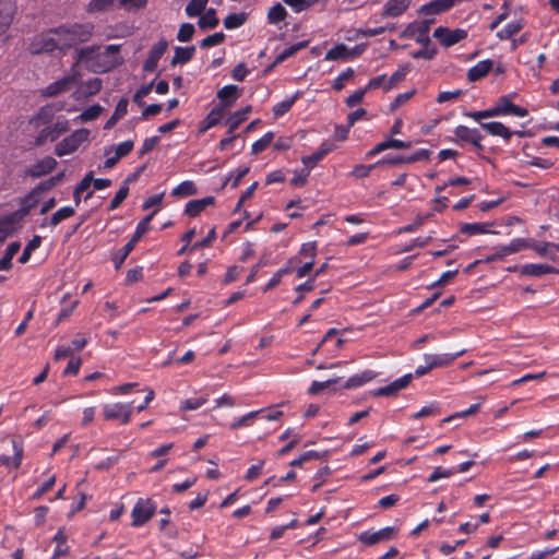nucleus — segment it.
Listing matches in <instances>:
<instances>
[{
  "instance_id": "obj_1",
  "label": "nucleus",
  "mask_w": 559,
  "mask_h": 559,
  "mask_svg": "<svg viewBox=\"0 0 559 559\" xmlns=\"http://www.w3.org/2000/svg\"><path fill=\"white\" fill-rule=\"evenodd\" d=\"M119 51V45H109L103 52H98V46H90L76 50L75 53L78 60L87 63L93 72L104 73L122 63L123 59Z\"/></svg>"
},
{
  "instance_id": "obj_2",
  "label": "nucleus",
  "mask_w": 559,
  "mask_h": 559,
  "mask_svg": "<svg viewBox=\"0 0 559 559\" xmlns=\"http://www.w3.org/2000/svg\"><path fill=\"white\" fill-rule=\"evenodd\" d=\"M94 26L91 23L68 24L58 27L62 49L86 43L93 35Z\"/></svg>"
},
{
  "instance_id": "obj_3",
  "label": "nucleus",
  "mask_w": 559,
  "mask_h": 559,
  "mask_svg": "<svg viewBox=\"0 0 559 559\" xmlns=\"http://www.w3.org/2000/svg\"><path fill=\"white\" fill-rule=\"evenodd\" d=\"M56 49L62 50L58 27L40 34L29 45V51L33 55L51 52Z\"/></svg>"
},
{
  "instance_id": "obj_4",
  "label": "nucleus",
  "mask_w": 559,
  "mask_h": 559,
  "mask_svg": "<svg viewBox=\"0 0 559 559\" xmlns=\"http://www.w3.org/2000/svg\"><path fill=\"white\" fill-rule=\"evenodd\" d=\"M433 23V19H427L421 22L409 23L401 33V37H414L417 44H420L423 46H429L431 44V39L428 36V32Z\"/></svg>"
},
{
  "instance_id": "obj_5",
  "label": "nucleus",
  "mask_w": 559,
  "mask_h": 559,
  "mask_svg": "<svg viewBox=\"0 0 559 559\" xmlns=\"http://www.w3.org/2000/svg\"><path fill=\"white\" fill-rule=\"evenodd\" d=\"M88 136L90 131L87 129L73 131L69 136L64 138L56 145V155L64 156L74 153L83 142L88 140Z\"/></svg>"
},
{
  "instance_id": "obj_6",
  "label": "nucleus",
  "mask_w": 559,
  "mask_h": 559,
  "mask_svg": "<svg viewBox=\"0 0 559 559\" xmlns=\"http://www.w3.org/2000/svg\"><path fill=\"white\" fill-rule=\"evenodd\" d=\"M155 509L156 507L151 499H139L131 512L132 526L138 527L150 521L155 513Z\"/></svg>"
},
{
  "instance_id": "obj_7",
  "label": "nucleus",
  "mask_w": 559,
  "mask_h": 559,
  "mask_svg": "<svg viewBox=\"0 0 559 559\" xmlns=\"http://www.w3.org/2000/svg\"><path fill=\"white\" fill-rule=\"evenodd\" d=\"M466 36L467 32L462 28L450 29L448 27L439 26L433 32V37L445 48L460 43L465 39Z\"/></svg>"
},
{
  "instance_id": "obj_8",
  "label": "nucleus",
  "mask_w": 559,
  "mask_h": 559,
  "mask_svg": "<svg viewBox=\"0 0 559 559\" xmlns=\"http://www.w3.org/2000/svg\"><path fill=\"white\" fill-rule=\"evenodd\" d=\"M481 139L483 135L476 129H469L465 126H457L454 129L453 141L455 143H471L479 152L484 150Z\"/></svg>"
},
{
  "instance_id": "obj_9",
  "label": "nucleus",
  "mask_w": 559,
  "mask_h": 559,
  "mask_svg": "<svg viewBox=\"0 0 559 559\" xmlns=\"http://www.w3.org/2000/svg\"><path fill=\"white\" fill-rule=\"evenodd\" d=\"M104 417L107 420L120 419L122 424H128L131 418L132 404L111 403L104 406Z\"/></svg>"
},
{
  "instance_id": "obj_10",
  "label": "nucleus",
  "mask_w": 559,
  "mask_h": 559,
  "mask_svg": "<svg viewBox=\"0 0 559 559\" xmlns=\"http://www.w3.org/2000/svg\"><path fill=\"white\" fill-rule=\"evenodd\" d=\"M69 129L68 121H58L53 126H48L38 133L34 141V145L40 146L46 141L53 142L56 141L62 133L67 132Z\"/></svg>"
},
{
  "instance_id": "obj_11",
  "label": "nucleus",
  "mask_w": 559,
  "mask_h": 559,
  "mask_svg": "<svg viewBox=\"0 0 559 559\" xmlns=\"http://www.w3.org/2000/svg\"><path fill=\"white\" fill-rule=\"evenodd\" d=\"M493 110L497 111V116L512 115L522 118L528 115L527 109L514 105L509 95L500 97Z\"/></svg>"
},
{
  "instance_id": "obj_12",
  "label": "nucleus",
  "mask_w": 559,
  "mask_h": 559,
  "mask_svg": "<svg viewBox=\"0 0 559 559\" xmlns=\"http://www.w3.org/2000/svg\"><path fill=\"white\" fill-rule=\"evenodd\" d=\"M395 530L391 526L381 528L377 532H362L359 534L358 539L367 546H372L381 542H386L393 538Z\"/></svg>"
},
{
  "instance_id": "obj_13",
  "label": "nucleus",
  "mask_w": 559,
  "mask_h": 559,
  "mask_svg": "<svg viewBox=\"0 0 559 559\" xmlns=\"http://www.w3.org/2000/svg\"><path fill=\"white\" fill-rule=\"evenodd\" d=\"M16 10L14 0H0V34H4L10 28Z\"/></svg>"
},
{
  "instance_id": "obj_14",
  "label": "nucleus",
  "mask_w": 559,
  "mask_h": 559,
  "mask_svg": "<svg viewBox=\"0 0 559 559\" xmlns=\"http://www.w3.org/2000/svg\"><path fill=\"white\" fill-rule=\"evenodd\" d=\"M79 79V73H71L58 81H55L46 86L43 94L47 97L57 96L60 93L67 92L70 90L71 85L76 82Z\"/></svg>"
},
{
  "instance_id": "obj_15",
  "label": "nucleus",
  "mask_w": 559,
  "mask_h": 559,
  "mask_svg": "<svg viewBox=\"0 0 559 559\" xmlns=\"http://www.w3.org/2000/svg\"><path fill=\"white\" fill-rule=\"evenodd\" d=\"M413 379V376L412 373H407L399 379H396L395 381H393L392 383L385 385V386H382V388H379L377 390H374L372 392V395L373 396H394L396 395L400 391H402L403 389H405L409 382L412 381Z\"/></svg>"
},
{
  "instance_id": "obj_16",
  "label": "nucleus",
  "mask_w": 559,
  "mask_h": 559,
  "mask_svg": "<svg viewBox=\"0 0 559 559\" xmlns=\"http://www.w3.org/2000/svg\"><path fill=\"white\" fill-rule=\"evenodd\" d=\"M57 166V160L53 157L46 156L36 162L34 165L26 169V175L39 178L51 173Z\"/></svg>"
},
{
  "instance_id": "obj_17",
  "label": "nucleus",
  "mask_w": 559,
  "mask_h": 559,
  "mask_svg": "<svg viewBox=\"0 0 559 559\" xmlns=\"http://www.w3.org/2000/svg\"><path fill=\"white\" fill-rule=\"evenodd\" d=\"M466 349H462L455 354H426L424 356L425 362L429 364L430 367L439 368L445 367L452 364L457 357L463 356Z\"/></svg>"
},
{
  "instance_id": "obj_18",
  "label": "nucleus",
  "mask_w": 559,
  "mask_h": 559,
  "mask_svg": "<svg viewBox=\"0 0 559 559\" xmlns=\"http://www.w3.org/2000/svg\"><path fill=\"white\" fill-rule=\"evenodd\" d=\"M412 0H388L381 11L382 17H399L411 5Z\"/></svg>"
},
{
  "instance_id": "obj_19",
  "label": "nucleus",
  "mask_w": 559,
  "mask_h": 559,
  "mask_svg": "<svg viewBox=\"0 0 559 559\" xmlns=\"http://www.w3.org/2000/svg\"><path fill=\"white\" fill-rule=\"evenodd\" d=\"M215 203L214 197H205L202 199L191 200L186 204L185 213L188 216L195 217L203 212L207 206H212Z\"/></svg>"
},
{
  "instance_id": "obj_20",
  "label": "nucleus",
  "mask_w": 559,
  "mask_h": 559,
  "mask_svg": "<svg viewBox=\"0 0 559 559\" xmlns=\"http://www.w3.org/2000/svg\"><path fill=\"white\" fill-rule=\"evenodd\" d=\"M481 128L485 129L489 134L491 135H495V136H501L503 138L504 140H510L511 136L516 133L519 135H522L523 132L521 131H518V132H513L511 131L508 127H506L503 123L501 122H498V121H492V122H484V123H480Z\"/></svg>"
},
{
  "instance_id": "obj_21",
  "label": "nucleus",
  "mask_w": 559,
  "mask_h": 559,
  "mask_svg": "<svg viewBox=\"0 0 559 559\" xmlns=\"http://www.w3.org/2000/svg\"><path fill=\"white\" fill-rule=\"evenodd\" d=\"M239 96L240 90L237 85H226L217 92V97L222 102L219 106H225V110L233 106Z\"/></svg>"
},
{
  "instance_id": "obj_22",
  "label": "nucleus",
  "mask_w": 559,
  "mask_h": 559,
  "mask_svg": "<svg viewBox=\"0 0 559 559\" xmlns=\"http://www.w3.org/2000/svg\"><path fill=\"white\" fill-rule=\"evenodd\" d=\"M492 61L489 59L481 60L472 67L467 72V79L469 82H476L486 76L492 69Z\"/></svg>"
},
{
  "instance_id": "obj_23",
  "label": "nucleus",
  "mask_w": 559,
  "mask_h": 559,
  "mask_svg": "<svg viewBox=\"0 0 559 559\" xmlns=\"http://www.w3.org/2000/svg\"><path fill=\"white\" fill-rule=\"evenodd\" d=\"M377 373L372 370H365L361 373L354 374L344 383V389H354L364 385L365 383L373 380Z\"/></svg>"
},
{
  "instance_id": "obj_24",
  "label": "nucleus",
  "mask_w": 559,
  "mask_h": 559,
  "mask_svg": "<svg viewBox=\"0 0 559 559\" xmlns=\"http://www.w3.org/2000/svg\"><path fill=\"white\" fill-rule=\"evenodd\" d=\"M530 249H533L540 257H548L549 259L555 260V252H552L551 249L559 251V243H551L547 241L537 242L534 239H531Z\"/></svg>"
},
{
  "instance_id": "obj_25",
  "label": "nucleus",
  "mask_w": 559,
  "mask_h": 559,
  "mask_svg": "<svg viewBox=\"0 0 559 559\" xmlns=\"http://www.w3.org/2000/svg\"><path fill=\"white\" fill-rule=\"evenodd\" d=\"M450 8H452L450 0H433L427 4H424L420 8L419 13L425 15L439 14L449 10Z\"/></svg>"
},
{
  "instance_id": "obj_26",
  "label": "nucleus",
  "mask_w": 559,
  "mask_h": 559,
  "mask_svg": "<svg viewBox=\"0 0 559 559\" xmlns=\"http://www.w3.org/2000/svg\"><path fill=\"white\" fill-rule=\"evenodd\" d=\"M558 273V271L548 264H525L522 266V274L530 276H543L546 274Z\"/></svg>"
},
{
  "instance_id": "obj_27",
  "label": "nucleus",
  "mask_w": 559,
  "mask_h": 559,
  "mask_svg": "<svg viewBox=\"0 0 559 559\" xmlns=\"http://www.w3.org/2000/svg\"><path fill=\"white\" fill-rule=\"evenodd\" d=\"M13 456L1 455L0 456V465H4L8 467L19 468L22 461L23 448L17 442L13 441Z\"/></svg>"
},
{
  "instance_id": "obj_28",
  "label": "nucleus",
  "mask_w": 559,
  "mask_h": 559,
  "mask_svg": "<svg viewBox=\"0 0 559 559\" xmlns=\"http://www.w3.org/2000/svg\"><path fill=\"white\" fill-rule=\"evenodd\" d=\"M308 45V41L307 40H304V41H299L297 44H294L292 45L290 47L284 49L281 53L277 55V57L275 58L274 62L270 66L269 70L273 69L274 67H276L277 64L282 63L283 61H285L287 58H290L293 57L294 55H296L299 50L304 49L305 47H307Z\"/></svg>"
},
{
  "instance_id": "obj_29",
  "label": "nucleus",
  "mask_w": 559,
  "mask_h": 559,
  "mask_svg": "<svg viewBox=\"0 0 559 559\" xmlns=\"http://www.w3.org/2000/svg\"><path fill=\"white\" fill-rule=\"evenodd\" d=\"M127 111H128V99L121 98L118 102L112 116L106 121L104 129L110 130L117 123L118 120H120L122 117H124L127 115Z\"/></svg>"
},
{
  "instance_id": "obj_30",
  "label": "nucleus",
  "mask_w": 559,
  "mask_h": 559,
  "mask_svg": "<svg viewBox=\"0 0 559 559\" xmlns=\"http://www.w3.org/2000/svg\"><path fill=\"white\" fill-rule=\"evenodd\" d=\"M21 243L17 241L11 242L4 255L0 259V271H9L12 267V259L20 251Z\"/></svg>"
},
{
  "instance_id": "obj_31",
  "label": "nucleus",
  "mask_w": 559,
  "mask_h": 559,
  "mask_svg": "<svg viewBox=\"0 0 559 559\" xmlns=\"http://www.w3.org/2000/svg\"><path fill=\"white\" fill-rule=\"evenodd\" d=\"M195 47H176L175 49V56L171 59V64L176 66L178 63H187L190 61L194 56Z\"/></svg>"
},
{
  "instance_id": "obj_32",
  "label": "nucleus",
  "mask_w": 559,
  "mask_h": 559,
  "mask_svg": "<svg viewBox=\"0 0 559 559\" xmlns=\"http://www.w3.org/2000/svg\"><path fill=\"white\" fill-rule=\"evenodd\" d=\"M523 26L524 24L522 20L513 21L508 23L502 29L498 31L496 35L500 40H507L518 34Z\"/></svg>"
},
{
  "instance_id": "obj_33",
  "label": "nucleus",
  "mask_w": 559,
  "mask_h": 559,
  "mask_svg": "<svg viewBox=\"0 0 559 559\" xmlns=\"http://www.w3.org/2000/svg\"><path fill=\"white\" fill-rule=\"evenodd\" d=\"M219 20L216 16L215 9H209L199 19L198 25L202 29L214 28L218 25Z\"/></svg>"
},
{
  "instance_id": "obj_34",
  "label": "nucleus",
  "mask_w": 559,
  "mask_h": 559,
  "mask_svg": "<svg viewBox=\"0 0 559 559\" xmlns=\"http://www.w3.org/2000/svg\"><path fill=\"white\" fill-rule=\"evenodd\" d=\"M224 112H225V106H217V107L213 108L203 121L204 126L202 127V131H205V130L216 126L221 121Z\"/></svg>"
},
{
  "instance_id": "obj_35",
  "label": "nucleus",
  "mask_w": 559,
  "mask_h": 559,
  "mask_svg": "<svg viewBox=\"0 0 559 559\" xmlns=\"http://www.w3.org/2000/svg\"><path fill=\"white\" fill-rule=\"evenodd\" d=\"M531 238H514L509 245L503 246V252L513 254L524 249H530Z\"/></svg>"
},
{
  "instance_id": "obj_36",
  "label": "nucleus",
  "mask_w": 559,
  "mask_h": 559,
  "mask_svg": "<svg viewBox=\"0 0 559 559\" xmlns=\"http://www.w3.org/2000/svg\"><path fill=\"white\" fill-rule=\"evenodd\" d=\"M198 190L195 185L190 181L186 180L178 185L176 188L173 189L171 194L177 198H186L190 195L197 194Z\"/></svg>"
},
{
  "instance_id": "obj_37",
  "label": "nucleus",
  "mask_w": 559,
  "mask_h": 559,
  "mask_svg": "<svg viewBox=\"0 0 559 559\" xmlns=\"http://www.w3.org/2000/svg\"><path fill=\"white\" fill-rule=\"evenodd\" d=\"M411 70V66L409 64H405V66H402L400 69H397L391 76L389 80H386L383 88L384 91H389L391 88H393L397 83L402 82L406 74L409 72Z\"/></svg>"
},
{
  "instance_id": "obj_38",
  "label": "nucleus",
  "mask_w": 559,
  "mask_h": 559,
  "mask_svg": "<svg viewBox=\"0 0 559 559\" xmlns=\"http://www.w3.org/2000/svg\"><path fill=\"white\" fill-rule=\"evenodd\" d=\"M286 16L287 11L281 3H276L267 12V21L273 25H277L280 22L284 21Z\"/></svg>"
},
{
  "instance_id": "obj_39",
  "label": "nucleus",
  "mask_w": 559,
  "mask_h": 559,
  "mask_svg": "<svg viewBox=\"0 0 559 559\" xmlns=\"http://www.w3.org/2000/svg\"><path fill=\"white\" fill-rule=\"evenodd\" d=\"M74 213H75V210L72 206L61 207L56 213H53L52 216L49 218V226L56 227L64 219L73 216Z\"/></svg>"
},
{
  "instance_id": "obj_40",
  "label": "nucleus",
  "mask_w": 559,
  "mask_h": 559,
  "mask_svg": "<svg viewBox=\"0 0 559 559\" xmlns=\"http://www.w3.org/2000/svg\"><path fill=\"white\" fill-rule=\"evenodd\" d=\"M350 57V51L344 44H338L328 50L325 53V60H338V59H346Z\"/></svg>"
},
{
  "instance_id": "obj_41",
  "label": "nucleus",
  "mask_w": 559,
  "mask_h": 559,
  "mask_svg": "<svg viewBox=\"0 0 559 559\" xmlns=\"http://www.w3.org/2000/svg\"><path fill=\"white\" fill-rule=\"evenodd\" d=\"M330 150L331 148L329 146H326V147H322L319 152H316L308 156H304L301 158V162L305 165V167L307 168L306 170L310 171V169L313 168L316 166V164L319 160H321L330 152Z\"/></svg>"
},
{
  "instance_id": "obj_42",
  "label": "nucleus",
  "mask_w": 559,
  "mask_h": 559,
  "mask_svg": "<svg viewBox=\"0 0 559 559\" xmlns=\"http://www.w3.org/2000/svg\"><path fill=\"white\" fill-rule=\"evenodd\" d=\"M247 21L246 13H231L224 19V26L227 29L238 28Z\"/></svg>"
},
{
  "instance_id": "obj_43",
  "label": "nucleus",
  "mask_w": 559,
  "mask_h": 559,
  "mask_svg": "<svg viewBox=\"0 0 559 559\" xmlns=\"http://www.w3.org/2000/svg\"><path fill=\"white\" fill-rule=\"evenodd\" d=\"M488 224H480V223H465L462 224L460 227L461 233L473 236L478 234H486L488 233Z\"/></svg>"
},
{
  "instance_id": "obj_44",
  "label": "nucleus",
  "mask_w": 559,
  "mask_h": 559,
  "mask_svg": "<svg viewBox=\"0 0 559 559\" xmlns=\"http://www.w3.org/2000/svg\"><path fill=\"white\" fill-rule=\"evenodd\" d=\"M209 0H191L186 7V13L190 17L201 16L205 10Z\"/></svg>"
},
{
  "instance_id": "obj_45",
  "label": "nucleus",
  "mask_w": 559,
  "mask_h": 559,
  "mask_svg": "<svg viewBox=\"0 0 559 559\" xmlns=\"http://www.w3.org/2000/svg\"><path fill=\"white\" fill-rule=\"evenodd\" d=\"M134 247L135 243L129 240L118 252L115 253V255L112 257V261L117 269L121 266V264L124 262V260L134 249Z\"/></svg>"
},
{
  "instance_id": "obj_46",
  "label": "nucleus",
  "mask_w": 559,
  "mask_h": 559,
  "mask_svg": "<svg viewBox=\"0 0 559 559\" xmlns=\"http://www.w3.org/2000/svg\"><path fill=\"white\" fill-rule=\"evenodd\" d=\"M129 179L123 182L120 189L117 191L116 195L110 202L109 211H114L120 206V204L127 199L129 194Z\"/></svg>"
},
{
  "instance_id": "obj_47",
  "label": "nucleus",
  "mask_w": 559,
  "mask_h": 559,
  "mask_svg": "<svg viewBox=\"0 0 559 559\" xmlns=\"http://www.w3.org/2000/svg\"><path fill=\"white\" fill-rule=\"evenodd\" d=\"M102 90V80L98 78L91 79L83 83L81 92L84 96H92Z\"/></svg>"
},
{
  "instance_id": "obj_48",
  "label": "nucleus",
  "mask_w": 559,
  "mask_h": 559,
  "mask_svg": "<svg viewBox=\"0 0 559 559\" xmlns=\"http://www.w3.org/2000/svg\"><path fill=\"white\" fill-rule=\"evenodd\" d=\"M103 110H104V108L100 105H98V104L92 105L88 108H86L85 110H83L80 114V116L78 117V119L81 122L92 121V120L96 119L102 114Z\"/></svg>"
},
{
  "instance_id": "obj_49",
  "label": "nucleus",
  "mask_w": 559,
  "mask_h": 559,
  "mask_svg": "<svg viewBox=\"0 0 559 559\" xmlns=\"http://www.w3.org/2000/svg\"><path fill=\"white\" fill-rule=\"evenodd\" d=\"M168 47V41L165 38H160L156 44L153 45L148 52V58L158 61L165 53Z\"/></svg>"
},
{
  "instance_id": "obj_50",
  "label": "nucleus",
  "mask_w": 559,
  "mask_h": 559,
  "mask_svg": "<svg viewBox=\"0 0 559 559\" xmlns=\"http://www.w3.org/2000/svg\"><path fill=\"white\" fill-rule=\"evenodd\" d=\"M274 133L273 132H266L261 139L255 141L252 144V154H258L260 152H263L273 141Z\"/></svg>"
},
{
  "instance_id": "obj_51",
  "label": "nucleus",
  "mask_w": 559,
  "mask_h": 559,
  "mask_svg": "<svg viewBox=\"0 0 559 559\" xmlns=\"http://www.w3.org/2000/svg\"><path fill=\"white\" fill-rule=\"evenodd\" d=\"M194 26L191 23H183L177 33V39L181 43L189 41L194 34Z\"/></svg>"
},
{
  "instance_id": "obj_52",
  "label": "nucleus",
  "mask_w": 559,
  "mask_h": 559,
  "mask_svg": "<svg viewBox=\"0 0 559 559\" xmlns=\"http://www.w3.org/2000/svg\"><path fill=\"white\" fill-rule=\"evenodd\" d=\"M246 120V117H243V114H240L239 111L234 112L228 117L226 120V124L228 127L227 134H231L235 132V130Z\"/></svg>"
},
{
  "instance_id": "obj_53",
  "label": "nucleus",
  "mask_w": 559,
  "mask_h": 559,
  "mask_svg": "<svg viewBox=\"0 0 559 559\" xmlns=\"http://www.w3.org/2000/svg\"><path fill=\"white\" fill-rule=\"evenodd\" d=\"M225 39V34L222 32L214 33L206 36L200 44L201 48H210L222 44Z\"/></svg>"
},
{
  "instance_id": "obj_54",
  "label": "nucleus",
  "mask_w": 559,
  "mask_h": 559,
  "mask_svg": "<svg viewBox=\"0 0 559 559\" xmlns=\"http://www.w3.org/2000/svg\"><path fill=\"white\" fill-rule=\"evenodd\" d=\"M297 98H298V94H296L295 96H293L289 99H286V100H283L278 104H276L273 107L274 115L276 117H280V116H283L284 114H286L292 108V106L294 105V103L296 102Z\"/></svg>"
},
{
  "instance_id": "obj_55",
  "label": "nucleus",
  "mask_w": 559,
  "mask_h": 559,
  "mask_svg": "<svg viewBox=\"0 0 559 559\" xmlns=\"http://www.w3.org/2000/svg\"><path fill=\"white\" fill-rule=\"evenodd\" d=\"M285 4L290 7L295 12H301L311 5H313L317 0H283Z\"/></svg>"
},
{
  "instance_id": "obj_56",
  "label": "nucleus",
  "mask_w": 559,
  "mask_h": 559,
  "mask_svg": "<svg viewBox=\"0 0 559 559\" xmlns=\"http://www.w3.org/2000/svg\"><path fill=\"white\" fill-rule=\"evenodd\" d=\"M207 402V399L205 397H192L183 401L181 403L180 408L182 411H193L200 408L202 405H204Z\"/></svg>"
},
{
  "instance_id": "obj_57",
  "label": "nucleus",
  "mask_w": 559,
  "mask_h": 559,
  "mask_svg": "<svg viewBox=\"0 0 559 559\" xmlns=\"http://www.w3.org/2000/svg\"><path fill=\"white\" fill-rule=\"evenodd\" d=\"M456 473V469L454 467L452 468H442L441 466H438L435 468L433 473L429 476L428 481L433 483L439 480L440 478H447Z\"/></svg>"
},
{
  "instance_id": "obj_58",
  "label": "nucleus",
  "mask_w": 559,
  "mask_h": 559,
  "mask_svg": "<svg viewBox=\"0 0 559 559\" xmlns=\"http://www.w3.org/2000/svg\"><path fill=\"white\" fill-rule=\"evenodd\" d=\"M354 74V70L352 68H347L335 79L333 83V88L336 91H341L344 87V82L353 79Z\"/></svg>"
},
{
  "instance_id": "obj_59",
  "label": "nucleus",
  "mask_w": 559,
  "mask_h": 559,
  "mask_svg": "<svg viewBox=\"0 0 559 559\" xmlns=\"http://www.w3.org/2000/svg\"><path fill=\"white\" fill-rule=\"evenodd\" d=\"M340 379L338 378H334V379H330V380H326V381H313L309 388V393L310 394H318L320 393L321 391L328 389L330 385L336 383Z\"/></svg>"
},
{
  "instance_id": "obj_60",
  "label": "nucleus",
  "mask_w": 559,
  "mask_h": 559,
  "mask_svg": "<svg viewBox=\"0 0 559 559\" xmlns=\"http://www.w3.org/2000/svg\"><path fill=\"white\" fill-rule=\"evenodd\" d=\"M436 53H437V49L435 47L424 46L423 49L414 51L412 53V57L414 59L431 60L435 58Z\"/></svg>"
},
{
  "instance_id": "obj_61",
  "label": "nucleus",
  "mask_w": 559,
  "mask_h": 559,
  "mask_svg": "<svg viewBox=\"0 0 559 559\" xmlns=\"http://www.w3.org/2000/svg\"><path fill=\"white\" fill-rule=\"evenodd\" d=\"M367 92V88H359L357 91H355L352 95H349L346 100H345V104L348 106V107H354L358 104H360L364 99V96Z\"/></svg>"
},
{
  "instance_id": "obj_62",
  "label": "nucleus",
  "mask_w": 559,
  "mask_h": 559,
  "mask_svg": "<svg viewBox=\"0 0 559 559\" xmlns=\"http://www.w3.org/2000/svg\"><path fill=\"white\" fill-rule=\"evenodd\" d=\"M386 29H388V27H385V26H379L376 28H366V29L359 28L356 31L355 37L356 38H358L359 36L373 37V36L383 34L384 32H386Z\"/></svg>"
},
{
  "instance_id": "obj_63",
  "label": "nucleus",
  "mask_w": 559,
  "mask_h": 559,
  "mask_svg": "<svg viewBox=\"0 0 559 559\" xmlns=\"http://www.w3.org/2000/svg\"><path fill=\"white\" fill-rule=\"evenodd\" d=\"M114 0H91L88 3V12H98L106 10Z\"/></svg>"
},
{
  "instance_id": "obj_64",
  "label": "nucleus",
  "mask_w": 559,
  "mask_h": 559,
  "mask_svg": "<svg viewBox=\"0 0 559 559\" xmlns=\"http://www.w3.org/2000/svg\"><path fill=\"white\" fill-rule=\"evenodd\" d=\"M50 120V111L47 108H41L38 114L31 120V123L39 127L41 123H47Z\"/></svg>"
}]
</instances>
